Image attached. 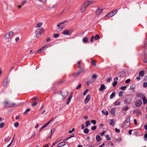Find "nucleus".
I'll return each instance as SVG.
<instances>
[{"mask_svg":"<svg viewBox=\"0 0 147 147\" xmlns=\"http://www.w3.org/2000/svg\"><path fill=\"white\" fill-rule=\"evenodd\" d=\"M44 31V29L42 28H40L36 30L35 31L36 37L38 38H40L43 33Z\"/></svg>","mask_w":147,"mask_h":147,"instance_id":"obj_1","label":"nucleus"},{"mask_svg":"<svg viewBox=\"0 0 147 147\" xmlns=\"http://www.w3.org/2000/svg\"><path fill=\"white\" fill-rule=\"evenodd\" d=\"M130 116H129L127 119L126 121L124 123L123 126L126 128L128 127L130 125Z\"/></svg>","mask_w":147,"mask_h":147,"instance_id":"obj_2","label":"nucleus"},{"mask_svg":"<svg viewBox=\"0 0 147 147\" xmlns=\"http://www.w3.org/2000/svg\"><path fill=\"white\" fill-rule=\"evenodd\" d=\"M14 33V32L12 31L8 32L5 35L4 37V38L6 40L9 39L13 35Z\"/></svg>","mask_w":147,"mask_h":147,"instance_id":"obj_3","label":"nucleus"},{"mask_svg":"<svg viewBox=\"0 0 147 147\" xmlns=\"http://www.w3.org/2000/svg\"><path fill=\"white\" fill-rule=\"evenodd\" d=\"M66 22V21H64L61 22L60 23H59L57 25V27H58V28H56V30L57 31H59L62 30L63 29V27H59L61 25L63 24L65 22Z\"/></svg>","mask_w":147,"mask_h":147,"instance_id":"obj_4","label":"nucleus"},{"mask_svg":"<svg viewBox=\"0 0 147 147\" xmlns=\"http://www.w3.org/2000/svg\"><path fill=\"white\" fill-rule=\"evenodd\" d=\"M117 11H118L117 9L115 10L107 15L106 16L108 17H112L114 15H115L117 12Z\"/></svg>","mask_w":147,"mask_h":147,"instance_id":"obj_5","label":"nucleus"},{"mask_svg":"<svg viewBox=\"0 0 147 147\" xmlns=\"http://www.w3.org/2000/svg\"><path fill=\"white\" fill-rule=\"evenodd\" d=\"M61 95L62 96L63 99H64L66 98L68 95V92L67 91L63 90V91H61Z\"/></svg>","mask_w":147,"mask_h":147,"instance_id":"obj_6","label":"nucleus"},{"mask_svg":"<svg viewBox=\"0 0 147 147\" xmlns=\"http://www.w3.org/2000/svg\"><path fill=\"white\" fill-rule=\"evenodd\" d=\"M72 32V30H65L63 32V34L65 35H71Z\"/></svg>","mask_w":147,"mask_h":147,"instance_id":"obj_7","label":"nucleus"},{"mask_svg":"<svg viewBox=\"0 0 147 147\" xmlns=\"http://www.w3.org/2000/svg\"><path fill=\"white\" fill-rule=\"evenodd\" d=\"M135 105L137 107H140L142 104V102L141 100H138L135 102Z\"/></svg>","mask_w":147,"mask_h":147,"instance_id":"obj_8","label":"nucleus"},{"mask_svg":"<svg viewBox=\"0 0 147 147\" xmlns=\"http://www.w3.org/2000/svg\"><path fill=\"white\" fill-rule=\"evenodd\" d=\"M3 104L5 107H13L15 105V104H12L10 105L9 103L7 102H4Z\"/></svg>","mask_w":147,"mask_h":147,"instance_id":"obj_9","label":"nucleus"},{"mask_svg":"<svg viewBox=\"0 0 147 147\" xmlns=\"http://www.w3.org/2000/svg\"><path fill=\"white\" fill-rule=\"evenodd\" d=\"M103 10V9L100 7H98L96 10V15H98Z\"/></svg>","mask_w":147,"mask_h":147,"instance_id":"obj_10","label":"nucleus"},{"mask_svg":"<svg viewBox=\"0 0 147 147\" xmlns=\"http://www.w3.org/2000/svg\"><path fill=\"white\" fill-rule=\"evenodd\" d=\"M90 95H87L84 100V102L86 104L90 100Z\"/></svg>","mask_w":147,"mask_h":147,"instance_id":"obj_11","label":"nucleus"},{"mask_svg":"<svg viewBox=\"0 0 147 147\" xmlns=\"http://www.w3.org/2000/svg\"><path fill=\"white\" fill-rule=\"evenodd\" d=\"M106 87L104 84H101L100 87L99 89V90L100 92H102L103 90L106 89Z\"/></svg>","mask_w":147,"mask_h":147,"instance_id":"obj_12","label":"nucleus"},{"mask_svg":"<svg viewBox=\"0 0 147 147\" xmlns=\"http://www.w3.org/2000/svg\"><path fill=\"white\" fill-rule=\"evenodd\" d=\"M9 82V81H8V78H5L3 82V86L5 87L7 85L8 83Z\"/></svg>","mask_w":147,"mask_h":147,"instance_id":"obj_13","label":"nucleus"},{"mask_svg":"<svg viewBox=\"0 0 147 147\" xmlns=\"http://www.w3.org/2000/svg\"><path fill=\"white\" fill-rule=\"evenodd\" d=\"M54 119V118H53L51 120L47 123L46 124L42 126L41 127V129H43L46 127Z\"/></svg>","mask_w":147,"mask_h":147,"instance_id":"obj_14","label":"nucleus"},{"mask_svg":"<svg viewBox=\"0 0 147 147\" xmlns=\"http://www.w3.org/2000/svg\"><path fill=\"white\" fill-rule=\"evenodd\" d=\"M93 3L91 1H87V2H85L84 4V5L87 8V7L90 5L92 4Z\"/></svg>","mask_w":147,"mask_h":147,"instance_id":"obj_15","label":"nucleus"},{"mask_svg":"<svg viewBox=\"0 0 147 147\" xmlns=\"http://www.w3.org/2000/svg\"><path fill=\"white\" fill-rule=\"evenodd\" d=\"M66 144V143L65 142H62L58 144L57 145V147H61L65 146Z\"/></svg>","mask_w":147,"mask_h":147,"instance_id":"obj_16","label":"nucleus"},{"mask_svg":"<svg viewBox=\"0 0 147 147\" xmlns=\"http://www.w3.org/2000/svg\"><path fill=\"white\" fill-rule=\"evenodd\" d=\"M87 7L84 5L82 6L80 9V12L81 13H83L84 11L86 9Z\"/></svg>","mask_w":147,"mask_h":147,"instance_id":"obj_17","label":"nucleus"},{"mask_svg":"<svg viewBox=\"0 0 147 147\" xmlns=\"http://www.w3.org/2000/svg\"><path fill=\"white\" fill-rule=\"evenodd\" d=\"M136 96L138 98H142L144 97V95L141 93H138L136 94Z\"/></svg>","mask_w":147,"mask_h":147,"instance_id":"obj_18","label":"nucleus"},{"mask_svg":"<svg viewBox=\"0 0 147 147\" xmlns=\"http://www.w3.org/2000/svg\"><path fill=\"white\" fill-rule=\"evenodd\" d=\"M125 75V71H121L119 74V76L121 77H124Z\"/></svg>","mask_w":147,"mask_h":147,"instance_id":"obj_19","label":"nucleus"},{"mask_svg":"<svg viewBox=\"0 0 147 147\" xmlns=\"http://www.w3.org/2000/svg\"><path fill=\"white\" fill-rule=\"evenodd\" d=\"M121 102V101L120 99H117L115 102V105L116 106L119 105Z\"/></svg>","mask_w":147,"mask_h":147,"instance_id":"obj_20","label":"nucleus"},{"mask_svg":"<svg viewBox=\"0 0 147 147\" xmlns=\"http://www.w3.org/2000/svg\"><path fill=\"white\" fill-rule=\"evenodd\" d=\"M43 23L42 22H40L36 24V25L35 26V27L36 28H39L42 25Z\"/></svg>","mask_w":147,"mask_h":147,"instance_id":"obj_21","label":"nucleus"},{"mask_svg":"<svg viewBox=\"0 0 147 147\" xmlns=\"http://www.w3.org/2000/svg\"><path fill=\"white\" fill-rule=\"evenodd\" d=\"M131 98H128L125 100V102L127 104H129L131 102Z\"/></svg>","mask_w":147,"mask_h":147,"instance_id":"obj_22","label":"nucleus"},{"mask_svg":"<svg viewBox=\"0 0 147 147\" xmlns=\"http://www.w3.org/2000/svg\"><path fill=\"white\" fill-rule=\"evenodd\" d=\"M72 94H71L69 95V97L66 102V103L67 104H68L69 103L70 100L72 97Z\"/></svg>","mask_w":147,"mask_h":147,"instance_id":"obj_23","label":"nucleus"},{"mask_svg":"<svg viewBox=\"0 0 147 147\" xmlns=\"http://www.w3.org/2000/svg\"><path fill=\"white\" fill-rule=\"evenodd\" d=\"M144 71L142 70L139 73V76L140 77H142L144 76Z\"/></svg>","mask_w":147,"mask_h":147,"instance_id":"obj_24","label":"nucleus"},{"mask_svg":"<svg viewBox=\"0 0 147 147\" xmlns=\"http://www.w3.org/2000/svg\"><path fill=\"white\" fill-rule=\"evenodd\" d=\"M101 138L99 135H97L96 136V140L97 141H99L101 140Z\"/></svg>","mask_w":147,"mask_h":147,"instance_id":"obj_25","label":"nucleus"},{"mask_svg":"<svg viewBox=\"0 0 147 147\" xmlns=\"http://www.w3.org/2000/svg\"><path fill=\"white\" fill-rule=\"evenodd\" d=\"M110 124L111 125H112L113 126L115 124V122L114 121L113 119H111V120Z\"/></svg>","mask_w":147,"mask_h":147,"instance_id":"obj_26","label":"nucleus"},{"mask_svg":"<svg viewBox=\"0 0 147 147\" xmlns=\"http://www.w3.org/2000/svg\"><path fill=\"white\" fill-rule=\"evenodd\" d=\"M142 99L143 104H146L147 102V100L146 99V97L145 96H144Z\"/></svg>","mask_w":147,"mask_h":147,"instance_id":"obj_27","label":"nucleus"},{"mask_svg":"<svg viewBox=\"0 0 147 147\" xmlns=\"http://www.w3.org/2000/svg\"><path fill=\"white\" fill-rule=\"evenodd\" d=\"M83 42L84 43H86L88 41V39L87 38L84 37L82 40Z\"/></svg>","mask_w":147,"mask_h":147,"instance_id":"obj_28","label":"nucleus"},{"mask_svg":"<svg viewBox=\"0 0 147 147\" xmlns=\"http://www.w3.org/2000/svg\"><path fill=\"white\" fill-rule=\"evenodd\" d=\"M135 87V86L134 84H132L130 86V88L132 90L133 92L134 91V89Z\"/></svg>","mask_w":147,"mask_h":147,"instance_id":"obj_29","label":"nucleus"},{"mask_svg":"<svg viewBox=\"0 0 147 147\" xmlns=\"http://www.w3.org/2000/svg\"><path fill=\"white\" fill-rule=\"evenodd\" d=\"M115 94V92H113L111 94L110 96V98L111 99H112L113 98V97L114 96Z\"/></svg>","mask_w":147,"mask_h":147,"instance_id":"obj_30","label":"nucleus"},{"mask_svg":"<svg viewBox=\"0 0 147 147\" xmlns=\"http://www.w3.org/2000/svg\"><path fill=\"white\" fill-rule=\"evenodd\" d=\"M11 137H8L5 139L4 141L5 142H8L11 140Z\"/></svg>","mask_w":147,"mask_h":147,"instance_id":"obj_31","label":"nucleus"},{"mask_svg":"<svg viewBox=\"0 0 147 147\" xmlns=\"http://www.w3.org/2000/svg\"><path fill=\"white\" fill-rule=\"evenodd\" d=\"M84 71V70L83 68H81L80 69V70L78 71V73H79V74L82 73Z\"/></svg>","mask_w":147,"mask_h":147,"instance_id":"obj_32","label":"nucleus"},{"mask_svg":"<svg viewBox=\"0 0 147 147\" xmlns=\"http://www.w3.org/2000/svg\"><path fill=\"white\" fill-rule=\"evenodd\" d=\"M111 112L112 115L114 114L115 113V109L114 108L111 109Z\"/></svg>","mask_w":147,"mask_h":147,"instance_id":"obj_33","label":"nucleus"},{"mask_svg":"<svg viewBox=\"0 0 147 147\" xmlns=\"http://www.w3.org/2000/svg\"><path fill=\"white\" fill-rule=\"evenodd\" d=\"M101 112L102 115H108V113L107 111L105 112L103 110H102Z\"/></svg>","mask_w":147,"mask_h":147,"instance_id":"obj_34","label":"nucleus"},{"mask_svg":"<svg viewBox=\"0 0 147 147\" xmlns=\"http://www.w3.org/2000/svg\"><path fill=\"white\" fill-rule=\"evenodd\" d=\"M47 45H45L43 47H42L40 48L38 50V52H40V51H42V50H43L44 48H45L47 46Z\"/></svg>","mask_w":147,"mask_h":147,"instance_id":"obj_35","label":"nucleus"},{"mask_svg":"<svg viewBox=\"0 0 147 147\" xmlns=\"http://www.w3.org/2000/svg\"><path fill=\"white\" fill-rule=\"evenodd\" d=\"M89 130L88 129V128L85 129L84 130V132L86 134H87L88 133Z\"/></svg>","mask_w":147,"mask_h":147,"instance_id":"obj_36","label":"nucleus"},{"mask_svg":"<svg viewBox=\"0 0 147 147\" xmlns=\"http://www.w3.org/2000/svg\"><path fill=\"white\" fill-rule=\"evenodd\" d=\"M86 126L88 127V126L90 125V123L89 121H87L86 122Z\"/></svg>","mask_w":147,"mask_h":147,"instance_id":"obj_37","label":"nucleus"},{"mask_svg":"<svg viewBox=\"0 0 147 147\" xmlns=\"http://www.w3.org/2000/svg\"><path fill=\"white\" fill-rule=\"evenodd\" d=\"M78 73V71L76 73H74L73 75V76L75 77H77L79 74Z\"/></svg>","mask_w":147,"mask_h":147,"instance_id":"obj_38","label":"nucleus"},{"mask_svg":"<svg viewBox=\"0 0 147 147\" xmlns=\"http://www.w3.org/2000/svg\"><path fill=\"white\" fill-rule=\"evenodd\" d=\"M30 109H27L26 111L24 113V114L26 115L30 111Z\"/></svg>","mask_w":147,"mask_h":147,"instance_id":"obj_39","label":"nucleus"},{"mask_svg":"<svg viewBox=\"0 0 147 147\" xmlns=\"http://www.w3.org/2000/svg\"><path fill=\"white\" fill-rule=\"evenodd\" d=\"M91 64L94 66H95L96 65V62L94 60H92V61Z\"/></svg>","mask_w":147,"mask_h":147,"instance_id":"obj_40","label":"nucleus"},{"mask_svg":"<svg viewBox=\"0 0 147 147\" xmlns=\"http://www.w3.org/2000/svg\"><path fill=\"white\" fill-rule=\"evenodd\" d=\"M100 38V37L99 35L98 34L96 35L95 36H94V39L96 40H97L98 39H99Z\"/></svg>","mask_w":147,"mask_h":147,"instance_id":"obj_41","label":"nucleus"},{"mask_svg":"<svg viewBox=\"0 0 147 147\" xmlns=\"http://www.w3.org/2000/svg\"><path fill=\"white\" fill-rule=\"evenodd\" d=\"M59 36V34H55L54 36L53 37L54 38H57Z\"/></svg>","mask_w":147,"mask_h":147,"instance_id":"obj_42","label":"nucleus"},{"mask_svg":"<svg viewBox=\"0 0 147 147\" xmlns=\"http://www.w3.org/2000/svg\"><path fill=\"white\" fill-rule=\"evenodd\" d=\"M123 94V91H120L118 93L119 96H121Z\"/></svg>","mask_w":147,"mask_h":147,"instance_id":"obj_43","label":"nucleus"},{"mask_svg":"<svg viewBox=\"0 0 147 147\" xmlns=\"http://www.w3.org/2000/svg\"><path fill=\"white\" fill-rule=\"evenodd\" d=\"M19 125V123L18 122H15L14 123V126L16 127H18V125Z\"/></svg>","mask_w":147,"mask_h":147,"instance_id":"obj_44","label":"nucleus"},{"mask_svg":"<svg viewBox=\"0 0 147 147\" xmlns=\"http://www.w3.org/2000/svg\"><path fill=\"white\" fill-rule=\"evenodd\" d=\"M117 82L116 81L114 82L112 84L113 86V87H115L117 85Z\"/></svg>","mask_w":147,"mask_h":147,"instance_id":"obj_45","label":"nucleus"},{"mask_svg":"<svg viewBox=\"0 0 147 147\" xmlns=\"http://www.w3.org/2000/svg\"><path fill=\"white\" fill-rule=\"evenodd\" d=\"M4 125L5 124L3 122H2V123H0V128H3L4 126Z\"/></svg>","mask_w":147,"mask_h":147,"instance_id":"obj_46","label":"nucleus"},{"mask_svg":"<svg viewBox=\"0 0 147 147\" xmlns=\"http://www.w3.org/2000/svg\"><path fill=\"white\" fill-rule=\"evenodd\" d=\"M126 87L127 86H121L120 88V89L121 90H125L126 88Z\"/></svg>","mask_w":147,"mask_h":147,"instance_id":"obj_47","label":"nucleus"},{"mask_svg":"<svg viewBox=\"0 0 147 147\" xmlns=\"http://www.w3.org/2000/svg\"><path fill=\"white\" fill-rule=\"evenodd\" d=\"M36 135V133L35 132H34V134H33L30 137V139H31V138H34Z\"/></svg>","mask_w":147,"mask_h":147,"instance_id":"obj_48","label":"nucleus"},{"mask_svg":"<svg viewBox=\"0 0 147 147\" xmlns=\"http://www.w3.org/2000/svg\"><path fill=\"white\" fill-rule=\"evenodd\" d=\"M14 136L13 137V138H12L11 142L10 143H9V144L7 146V147H9L12 144L13 142V140H14Z\"/></svg>","mask_w":147,"mask_h":147,"instance_id":"obj_49","label":"nucleus"},{"mask_svg":"<svg viewBox=\"0 0 147 147\" xmlns=\"http://www.w3.org/2000/svg\"><path fill=\"white\" fill-rule=\"evenodd\" d=\"M88 89H86L84 92L83 93V94L84 96L86 95V94L88 93Z\"/></svg>","mask_w":147,"mask_h":147,"instance_id":"obj_50","label":"nucleus"},{"mask_svg":"<svg viewBox=\"0 0 147 147\" xmlns=\"http://www.w3.org/2000/svg\"><path fill=\"white\" fill-rule=\"evenodd\" d=\"M96 125H94L92 127L91 129L92 130H94L96 129Z\"/></svg>","mask_w":147,"mask_h":147,"instance_id":"obj_51","label":"nucleus"},{"mask_svg":"<svg viewBox=\"0 0 147 147\" xmlns=\"http://www.w3.org/2000/svg\"><path fill=\"white\" fill-rule=\"evenodd\" d=\"M106 138L108 140H111V138L109 136V135H107L106 136Z\"/></svg>","mask_w":147,"mask_h":147,"instance_id":"obj_52","label":"nucleus"},{"mask_svg":"<svg viewBox=\"0 0 147 147\" xmlns=\"http://www.w3.org/2000/svg\"><path fill=\"white\" fill-rule=\"evenodd\" d=\"M97 77V76L95 74H93L92 76V78L93 79L96 78Z\"/></svg>","mask_w":147,"mask_h":147,"instance_id":"obj_53","label":"nucleus"},{"mask_svg":"<svg viewBox=\"0 0 147 147\" xmlns=\"http://www.w3.org/2000/svg\"><path fill=\"white\" fill-rule=\"evenodd\" d=\"M38 104V103L36 102H34L32 104L31 106L33 107L35 106H36Z\"/></svg>","mask_w":147,"mask_h":147,"instance_id":"obj_54","label":"nucleus"},{"mask_svg":"<svg viewBox=\"0 0 147 147\" xmlns=\"http://www.w3.org/2000/svg\"><path fill=\"white\" fill-rule=\"evenodd\" d=\"M91 123L93 124L94 125H95L96 123V121L94 120H92L91 121Z\"/></svg>","mask_w":147,"mask_h":147,"instance_id":"obj_55","label":"nucleus"},{"mask_svg":"<svg viewBox=\"0 0 147 147\" xmlns=\"http://www.w3.org/2000/svg\"><path fill=\"white\" fill-rule=\"evenodd\" d=\"M74 130H75V128H73V129H72L71 130H70L69 131V134L71 133L72 132L74 131Z\"/></svg>","mask_w":147,"mask_h":147,"instance_id":"obj_56","label":"nucleus"},{"mask_svg":"<svg viewBox=\"0 0 147 147\" xmlns=\"http://www.w3.org/2000/svg\"><path fill=\"white\" fill-rule=\"evenodd\" d=\"M32 100H38V98L37 97H34L32 98Z\"/></svg>","mask_w":147,"mask_h":147,"instance_id":"obj_57","label":"nucleus"},{"mask_svg":"<svg viewBox=\"0 0 147 147\" xmlns=\"http://www.w3.org/2000/svg\"><path fill=\"white\" fill-rule=\"evenodd\" d=\"M19 39H20V38H19V37H16L15 39V40H16V42H18L19 40Z\"/></svg>","mask_w":147,"mask_h":147,"instance_id":"obj_58","label":"nucleus"},{"mask_svg":"<svg viewBox=\"0 0 147 147\" xmlns=\"http://www.w3.org/2000/svg\"><path fill=\"white\" fill-rule=\"evenodd\" d=\"M144 87H146L147 86V83L146 82H145L143 84V85Z\"/></svg>","mask_w":147,"mask_h":147,"instance_id":"obj_59","label":"nucleus"},{"mask_svg":"<svg viewBox=\"0 0 147 147\" xmlns=\"http://www.w3.org/2000/svg\"><path fill=\"white\" fill-rule=\"evenodd\" d=\"M94 39V36H93L91 38V39H90V41L91 42H92L93 41V39Z\"/></svg>","mask_w":147,"mask_h":147,"instance_id":"obj_60","label":"nucleus"},{"mask_svg":"<svg viewBox=\"0 0 147 147\" xmlns=\"http://www.w3.org/2000/svg\"><path fill=\"white\" fill-rule=\"evenodd\" d=\"M81 84H79V85L78 86L76 87V89L78 90V89H79L80 88H81Z\"/></svg>","mask_w":147,"mask_h":147,"instance_id":"obj_61","label":"nucleus"},{"mask_svg":"<svg viewBox=\"0 0 147 147\" xmlns=\"http://www.w3.org/2000/svg\"><path fill=\"white\" fill-rule=\"evenodd\" d=\"M111 80V78L110 77L107 79V82H109Z\"/></svg>","mask_w":147,"mask_h":147,"instance_id":"obj_62","label":"nucleus"},{"mask_svg":"<svg viewBox=\"0 0 147 147\" xmlns=\"http://www.w3.org/2000/svg\"><path fill=\"white\" fill-rule=\"evenodd\" d=\"M144 138H145V140L146 141L147 140V139H146L147 138V133L145 134L144 135Z\"/></svg>","mask_w":147,"mask_h":147,"instance_id":"obj_63","label":"nucleus"},{"mask_svg":"<svg viewBox=\"0 0 147 147\" xmlns=\"http://www.w3.org/2000/svg\"><path fill=\"white\" fill-rule=\"evenodd\" d=\"M115 131L117 133H119L120 131V130L119 129H117V128H116L115 129Z\"/></svg>","mask_w":147,"mask_h":147,"instance_id":"obj_64","label":"nucleus"}]
</instances>
